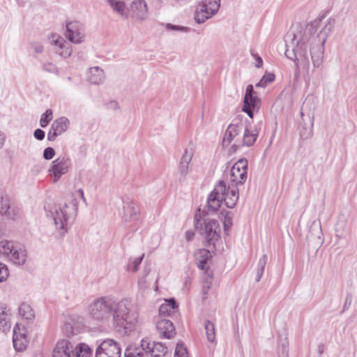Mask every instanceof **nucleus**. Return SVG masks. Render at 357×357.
I'll return each instance as SVG.
<instances>
[{
	"label": "nucleus",
	"instance_id": "obj_1",
	"mask_svg": "<svg viewBox=\"0 0 357 357\" xmlns=\"http://www.w3.org/2000/svg\"><path fill=\"white\" fill-rule=\"evenodd\" d=\"M335 20L329 19L321 26V20L317 19L306 25L297 24L286 34L285 56L295 61L306 80L310 79L314 69L321 66L324 43L332 32Z\"/></svg>",
	"mask_w": 357,
	"mask_h": 357
},
{
	"label": "nucleus",
	"instance_id": "obj_2",
	"mask_svg": "<svg viewBox=\"0 0 357 357\" xmlns=\"http://www.w3.org/2000/svg\"><path fill=\"white\" fill-rule=\"evenodd\" d=\"M89 316L98 321H107L112 316V326L121 335H128L138 321V313L126 298L116 301L109 296L96 299L89 307Z\"/></svg>",
	"mask_w": 357,
	"mask_h": 357
},
{
	"label": "nucleus",
	"instance_id": "obj_3",
	"mask_svg": "<svg viewBox=\"0 0 357 357\" xmlns=\"http://www.w3.org/2000/svg\"><path fill=\"white\" fill-rule=\"evenodd\" d=\"M77 210V200L73 198L68 203L54 206L47 212V216L54 222L60 236H63L68 231L69 222L75 219Z\"/></svg>",
	"mask_w": 357,
	"mask_h": 357
},
{
	"label": "nucleus",
	"instance_id": "obj_4",
	"mask_svg": "<svg viewBox=\"0 0 357 357\" xmlns=\"http://www.w3.org/2000/svg\"><path fill=\"white\" fill-rule=\"evenodd\" d=\"M167 348L160 342L142 339L140 347L130 346L124 354L125 357H160L165 356Z\"/></svg>",
	"mask_w": 357,
	"mask_h": 357
},
{
	"label": "nucleus",
	"instance_id": "obj_5",
	"mask_svg": "<svg viewBox=\"0 0 357 357\" xmlns=\"http://www.w3.org/2000/svg\"><path fill=\"white\" fill-rule=\"evenodd\" d=\"M0 254L17 265H23L26 259V251L18 243L9 241L0 242Z\"/></svg>",
	"mask_w": 357,
	"mask_h": 357
},
{
	"label": "nucleus",
	"instance_id": "obj_6",
	"mask_svg": "<svg viewBox=\"0 0 357 357\" xmlns=\"http://www.w3.org/2000/svg\"><path fill=\"white\" fill-rule=\"evenodd\" d=\"M195 227L202 235L204 236L207 246L214 245L215 242L219 238L220 227L218 221L215 220L206 219L203 223H201L196 215Z\"/></svg>",
	"mask_w": 357,
	"mask_h": 357
},
{
	"label": "nucleus",
	"instance_id": "obj_7",
	"mask_svg": "<svg viewBox=\"0 0 357 357\" xmlns=\"http://www.w3.org/2000/svg\"><path fill=\"white\" fill-rule=\"evenodd\" d=\"M220 6V0H202L196 8L195 20L198 24L205 22L215 15Z\"/></svg>",
	"mask_w": 357,
	"mask_h": 357
},
{
	"label": "nucleus",
	"instance_id": "obj_8",
	"mask_svg": "<svg viewBox=\"0 0 357 357\" xmlns=\"http://www.w3.org/2000/svg\"><path fill=\"white\" fill-rule=\"evenodd\" d=\"M248 160L239 159L231 167L230 171L231 185L237 186L243 185L247 179Z\"/></svg>",
	"mask_w": 357,
	"mask_h": 357
},
{
	"label": "nucleus",
	"instance_id": "obj_9",
	"mask_svg": "<svg viewBox=\"0 0 357 357\" xmlns=\"http://www.w3.org/2000/svg\"><path fill=\"white\" fill-rule=\"evenodd\" d=\"M119 344L112 339L104 340L97 348L96 357H121Z\"/></svg>",
	"mask_w": 357,
	"mask_h": 357
},
{
	"label": "nucleus",
	"instance_id": "obj_10",
	"mask_svg": "<svg viewBox=\"0 0 357 357\" xmlns=\"http://www.w3.org/2000/svg\"><path fill=\"white\" fill-rule=\"evenodd\" d=\"M66 38L75 44L81 43L84 38L83 26L79 22H70L66 24Z\"/></svg>",
	"mask_w": 357,
	"mask_h": 357
},
{
	"label": "nucleus",
	"instance_id": "obj_11",
	"mask_svg": "<svg viewBox=\"0 0 357 357\" xmlns=\"http://www.w3.org/2000/svg\"><path fill=\"white\" fill-rule=\"evenodd\" d=\"M226 190V183L221 181L217 184L208 198L209 210L217 211L222 202V193Z\"/></svg>",
	"mask_w": 357,
	"mask_h": 357
},
{
	"label": "nucleus",
	"instance_id": "obj_12",
	"mask_svg": "<svg viewBox=\"0 0 357 357\" xmlns=\"http://www.w3.org/2000/svg\"><path fill=\"white\" fill-rule=\"evenodd\" d=\"M83 326V319L82 317L71 316L65 321L62 331L66 336L70 337L81 333Z\"/></svg>",
	"mask_w": 357,
	"mask_h": 357
},
{
	"label": "nucleus",
	"instance_id": "obj_13",
	"mask_svg": "<svg viewBox=\"0 0 357 357\" xmlns=\"http://www.w3.org/2000/svg\"><path fill=\"white\" fill-rule=\"evenodd\" d=\"M132 16L137 21L142 22L149 17L148 6L144 0H134L130 6Z\"/></svg>",
	"mask_w": 357,
	"mask_h": 357
},
{
	"label": "nucleus",
	"instance_id": "obj_14",
	"mask_svg": "<svg viewBox=\"0 0 357 357\" xmlns=\"http://www.w3.org/2000/svg\"><path fill=\"white\" fill-rule=\"evenodd\" d=\"M70 167V161L68 158H58L52 163L50 172L52 173L54 177V181H56L62 175L66 174Z\"/></svg>",
	"mask_w": 357,
	"mask_h": 357
},
{
	"label": "nucleus",
	"instance_id": "obj_15",
	"mask_svg": "<svg viewBox=\"0 0 357 357\" xmlns=\"http://www.w3.org/2000/svg\"><path fill=\"white\" fill-rule=\"evenodd\" d=\"M13 342L16 351H22L26 348L29 340L24 327L20 328L19 324H16L13 329Z\"/></svg>",
	"mask_w": 357,
	"mask_h": 357
},
{
	"label": "nucleus",
	"instance_id": "obj_16",
	"mask_svg": "<svg viewBox=\"0 0 357 357\" xmlns=\"http://www.w3.org/2000/svg\"><path fill=\"white\" fill-rule=\"evenodd\" d=\"M52 357H75L73 345L68 340H59L53 349Z\"/></svg>",
	"mask_w": 357,
	"mask_h": 357
},
{
	"label": "nucleus",
	"instance_id": "obj_17",
	"mask_svg": "<svg viewBox=\"0 0 357 357\" xmlns=\"http://www.w3.org/2000/svg\"><path fill=\"white\" fill-rule=\"evenodd\" d=\"M156 328L160 337L171 339L175 335V328L172 322L165 318H158Z\"/></svg>",
	"mask_w": 357,
	"mask_h": 357
},
{
	"label": "nucleus",
	"instance_id": "obj_18",
	"mask_svg": "<svg viewBox=\"0 0 357 357\" xmlns=\"http://www.w3.org/2000/svg\"><path fill=\"white\" fill-rule=\"evenodd\" d=\"M194 155L192 147L190 146L185 149L179 163V173L183 178H185L189 172V167Z\"/></svg>",
	"mask_w": 357,
	"mask_h": 357
},
{
	"label": "nucleus",
	"instance_id": "obj_19",
	"mask_svg": "<svg viewBox=\"0 0 357 357\" xmlns=\"http://www.w3.org/2000/svg\"><path fill=\"white\" fill-rule=\"evenodd\" d=\"M222 202L224 201L227 207L234 208L238 199V189L237 186L229 185L222 193Z\"/></svg>",
	"mask_w": 357,
	"mask_h": 357
},
{
	"label": "nucleus",
	"instance_id": "obj_20",
	"mask_svg": "<svg viewBox=\"0 0 357 357\" xmlns=\"http://www.w3.org/2000/svg\"><path fill=\"white\" fill-rule=\"evenodd\" d=\"M243 129V126L241 122L236 123H231L229 125L223 137V146H229L232 140L238 135Z\"/></svg>",
	"mask_w": 357,
	"mask_h": 357
},
{
	"label": "nucleus",
	"instance_id": "obj_21",
	"mask_svg": "<svg viewBox=\"0 0 357 357\" xmlns=\"http://www.w3.org/2000/svg\"><path fill=\"white\" fill-rule=\"evenodd\" d=\"M259 128L255 126L253 128H245L243 139L236 146H252L255 142L259 135Z\"/></svg>",
	"mask_w": 357,
	"mask_h": 357
},
{
	"label": "nucleus",
	"instance_id": "obj_22",
	"mask_svg": "<svg viewBox=\"0 0 357 357\" xmlns=\"http://www.w3.org/2000/svg\"><path fill=\"white\" fill-rule=\"evenodd\" d=\"M0 213L10 219H13L16 215L8 196L3 192H0Z\"/></svg>",
	"mask_w": 357,
	"mask_h": 357
},
{
	"label": "nucleus",
	"instance_id": "obj_23",
	"mask_svg": "<svg viewBox=\"0 0 357 357\" xmlns=\"http://www.w3.org/2000/svg\"><path fill=\"white\" fill-rule=\"evenodd\" d=\"M124 215L123 218L126 222L132 225L139 218L138 207L133 203H128L123 207Z\"/></svg>",
	"mask_w": 357,
	"mask_h": 357
},
{
	"label": "nucleus",
	"instance_id": "obj_24",
	"mask_svg": "<svg viewBox=\"0 0 357 357\" xmlns=\"http://www.w3.org/2000/svg\"><path fill=\"white\" fill-rule=\"evenodd\" d=\"M105 75L103 70L98 66L90 68L87 71V80L93 84L103 83Z\"/></svg>",
	"mask_w": 357,
	"mask_h": 357
},
{
	"label": "nucleus",
	"instance_id": "obj_25",
	"mask_svg": "<svg viewBox=\"0 0 357 357\" xmlns=\"http://www.w3.org/2000/svg\"><path fill=\"white\" fill-rule=\"evenodd\" d=\"M111 8L120 16L128 18L129 12L125 3L121 0H106Z\"/></svg>",
	"mask_w": 357,
	"mask_h": 357
},
{
	"label": "nucleus",
	"instance_id": "obj_26",
	"mask_svg": "<svg viewBox=\"0 0 357 357\" xmlns=\"http://www.w3.org/2000/svg\"><path fill=\"white\" fill-rule=\"evenodd\" d=\"M176 307V304L174 299H170L169 301L165 300V302L161 304V305L159 307L158 318H164L166 315H169L171 313L174 312V310Z\"/></svg>",
	"mask_w": 357,
	"mask_h": 357
},
{
	"label": "nucleus",
	"instance_id": "obj_27",
	"mask_svg": "<svg viewBox=\"0 0 357 357\" xmlns=\"http://www.w3.org/2000/svg\"><path fill=\"white\" fill-rule=\"evenodd\" d=\"M69 124V120L66 117L62 116L54 120L51 127H52V130H55L61 135L68 130Z\"/></svg>",
	"mask_w": 357,
	"mask_h": 357
},
{
	"label": "nucleus",
	"instance_id": "obj_28",
	"mask_svg": "<svg viewBox=\"0 0 357 357\" xmlns=\"http://www.w3.org/2000/svg\"><path fill=\"white\" fill-rule=\"evenodd\" d=\"M20 315L27 321H33L35 318V312L32 307L26 303H22L19 307Z\"/></svg>",
	"mask_w": 357,
	"mask_h": 357
},
{
	"label": "nucleus",
	"instance_id": "obj_29",
	"mask_svg": "<svg viewBox=\"0 0 357 357\" xmlns=\"http://www.w3.org/2000/svg\"><path fill=\"white\" fill-rule=\"evenodd\" d=\"M211 257V254L208 249L202 248L199 249L196 254V258L198 261V268L204 270L205 268V265L207 263V261L209 258Z\"/></svg>",
	"mask_w": 357,
	"mask_h": 357
},
{
	"label": "nucleus",
	"instance_id": "obj_30",
	"mask_svg": "<svg viewBox=\"0 0 357 357\" xmlns=\"http://www.w3.org/2000/svg\"><path fill=\"white\" fill-rule=\"evenodd\" d=\"M75 350V357H91L92 355V350L84 343L77 344Z\"/></svg>",
	"mask_w": 357,
	"mask_h": 357
},
{
	"label": "nucleus",
	"instance_id": "obj_31",
	"mask_svg": "<svg viewBox=\"0 0 357 357\" xmlns=\"http://www.w3.org/2000/svg\"><path fill=\"white\" fill-rule=\"evenodd\" d=\"M10 327L8 310L4 307H0V330L5 331Z\"/></svg>",
	"mask_w": 357,
	"mask_h": 357
},
{
	"label": "nucleus",
	"instance_id": "obj_32",
	"mask_svg": "<svg viewBox=\"0 0 357 357\" xmlns=\"http://www.w3.org/2000/svg\"><path fill=\"white\" fill-rule=\"evenodd\" d=\"M204 327L207 340L211 342H214L215 340V332L213 324L209 321H206Z\"/></svg>",
	"mask_w": 357,
	"mask_h": 357
},
{
	"label": "nucleus",
	"instance_id": "obj_33",
	"mask_svg": "<svg viewBox=\"0 0 357 357\" xmlns=\"http://www.w3.org/2000/svg\"><path fill=\"white\" fill-rule=\"evenodd\" d=\"M267 256L266 255H264L263 257L259 260L257 265V277L256 282H259L261 276L264 273L265 266L266 264Z\"/></svg>",
	"mask_w": 357,
	"mask_h": 357
},
{
	"label": "nucleus",
	"instance_id": "obj_34",
	"mask_svg": "<svg viewBox=\"0 0 357 357\" xmlns=\"http://www.w3.org/2000/svg\"><path fill=\"white\" fill-rule=\"evenodd\" d=\"M275 79V75L273 73H266L259 82L256 84V87L265 88L268 84L272 82Z\"/></svg>",
	"mask_w": 357,
	"mask_h": 357
},
{
	"label": "nucleus",
	"instance_id": "obj_35",
	"mask_svg": "<svg viewBox=\"0 0 357 357\" xmlns=\"http://www.w3.org/2000/svg\"><path fill=\"white\" fill-rule=\"evenodd\" d=\"M144 256V255L143 254L139 257L135 258V259H130V261L127 266L128 270L132 271V272H137L138 271L139 266L142 263Z\"/></svg>",
	"mask_w": 357,
	"mask_h": 357
},
{
	"label": "nucleus",
	"instance_id": "obj_36",
	"mask_svg": "<svg viewBox=\"0 0 357 357\" xmlns=\"http://www.w3.org/2000/svg\"><path fill=\"white\" fill-rule=\"evenodd\" d=\"M50 39L51 43L56 47V49L62 50V47L68 43L63 37L57 34H52Z\"/></svg>",
	"mask_w": 357,
	"mask_h": 357
},
{
	"label": "nucleus",
	"instance_id": "obj_37",
	"mask_svg": "<svg viewBox=\"0 0 357 357\" xmlns=\"http://www.w3.org/2000/svg\"><path fill=\"white\" fill-rule=\"evenodd\" d=\"M56 52L59 54L61 57L66 59L70 56L73 52L72 47L71 45L67 43H66L63 47L62 50L61 49H56Z\"/></svg>",
	"mask_w": 357,
	"mask_h": 357
},
{
	"label": "nucleus",
	"instance_id": "obj_38",
	"mask_svg": "<svg viewBox=\"0 0 357 357\" xmlns=\"http://www.w3.org/2000/svg\"><path fill=\"white\" fill-rule=\"evenodd\" d=\"M53 118V112L52 109H47L42 115L40 120V125L42 128L46 127Z\"/></svg>",
	"mask_w": 357,
	"mask_h": 357
},
{
	"label": "nucleus",
	"instance_id": "obj_39",
	"mask_svg": "<svg viewBox=\"0 0 357 357\" xmlns=\"http://www.w3.org/2000/svg\"><path fill=\"white\" fill-rule=\"evenodd\" d=\"M243 103L245 105H249V107H252L253 109H258L261 105L260 99L256 96H251L250 98L248 97V100L246 102V100H243Z\"/></svg>",
	"mask_w": 357,
	"mask_h": 357
},
{
	"label": "nucleus",
	"instance_id": "obj_40",
	"mask_svg": "<svg viewBox=\"0 0 357 357\" xmlns=\"http://www.w3.org/2000/svg\"><path fill=\"white\" fill-rule=\"evenodd\" d=\"M213 276L211 274L206 273L203 280L202 292L204 295L208 294V290L211 289L212 284Z\"/></svg>",
	"mask_w": 357,
	"mask_h": 357
},
{
	"label": "nucleus",
	"instance_id": "obj_41",
	"mask_svg": "<svg viewBox=\"0 0 357 357\" xmlns=\"http://www.w3.org/2000/svg\"><path fill=\"white\" fill-rule=\"evenodd\" d=\"M234 214L231 211H227L224 217V229L227 232L233 225Z\"/></svg>",
	"mask_w": 357,
	"mask_h": 357
},
{
	"label": "nucleus",
	"instance_id": "obj_42",
	"mask_svg": "<svg viewBox=\"0 0 357 357\" xmlns=\"http://www.w3.org/2000/svg\"><path fill=\"white\" fill-rule=\"evenodd\" d=\"M174 357H188L186 347L183 343H178L176 344Z\"/></svg>",
	"mask_w": 357,
	"mask_h": 357
},
{
	"label": "nucleus",
	"instance_id": "obj_43",
	"mask_svg": "<svg viewBox=\"0 0 357 357\" xmlns=\"http://www.w3.org/2000/svg\"><path fill=\"white\" fill-rule=\"evenodd\" d=\"M150 270L151 269L149 266H146L144 268L142 277L138 281V284L142 289H145L148 286L146 278L150 273Z\"/></svg>",
	"mask_w": 357,
	"mask_h": 357
},
{
	"label": "nucleus",
	"instance_id": "obj_44",
	"mask_svg": "<svg viewBox=\"0 0 357 357\" xmlns=\"http://www.w3.org/2000/svg\"><path fill=\"white\" fill-rule=\"evenodd\" d=\"M165 28L167 30L178 31V32H188L189 31V28L187 26L174 25L170 23H167L165 24Z\"/></svg>",
	"mask_w": 357,
	"mask_h": 357
},
{
	"label": "nucleus",
	"instance_id": "obj_45",
	"mask_svg": "<svg viewBox=\"0 0 357 357\" xmlns=\"http://www.w3.org/2000/svg\"><path fill=\"white\" fill-rule=\"evenodd\" d=\"M9 275L8 267L0 263V282L6 281Z\"/></svg>",
	"mask_w": 357,
	"mask_h": 357
},
{
	"label": "nucleus",
	"instance_id": "obj_46",
	"mask_svg": "<svg viewBox=\"0 0 357 357\" xmlns=\"http://www.w3.org/2000/svg\"><path fill=\"white\" fill-rule=\"evenodd\" d=\"M29 48L33 50L36 54H41L44 50V47L41 43H32L29 45Z\"/></svg>",
	"mask_w": 357,
	"mask_h": 357
},
{
	"label": "nucleus",
	"instance_id": "obj_47",
	"mask_svg": "<svg viewBox=\"0 0 357 357\" xmlns=\"http://www.w3.org/2000/svg\"><path fill=\"white\" fill-rule=\"evenodd\" d=\"M55 155V151L53 148L47 147L43 151V158L45 160H51L54 158Z\"/></svg>",
	"mask_w": 357,
	"mask_h": 357
},
{
	"label": "nucleus",
	"instance_id": "obj_48",
	"mask_svg": "<svg viewBox=\"0 0 357 357\" xmlns=\"http://www.w3.org/2000/svg\"><path fill=\"white\" fill-rule=\"evenodd\" d=\"M106 107L107 109L117 112L120 110V106L118 102L115 100H111L106 104Z\"/></svg>",
	"mask_w": 357,
	"mask_h": 357
},
{
	"label": "nucleus",
	"instance_id": "obj_49",
	"mask_svg": "<svg viewBox=\"0 0 357 357\" xmlns=\"http://www.w3.org/2000/svg\"><path fill=\"white\" fill-rule=\"evenodd\" d=\"M59 135H60V134L55 130H52V127H51L47 133V139L50 141H54Z\"/></svg>",
	"mask_w": 357,
	"mask_h": 357
},
{
	"label": "nucleus",
	"instance_id": "obj_50",
	"mask_svg": "<svg viewBox=\"0 0 357 357\" xmlns=\"http://www.w3.org/2000/svg\"><path fill=\"white\" fill-rule=\"evenodd\" d=\"M33 136L38 140H43L45 137V132L43 130L38 128L34 131Z\"/></svg>",
	"mask_w": 357,
	"mask_h": 357
},
{
	"label": "nucleus",
	"instance_id": "obj_51",
	"mask_svg": "<svg viewBox=\"0 0 357 357\" xmlns=\"http://www.w3.org/2000/svg\"><path fill=\"white\" fill-rule=\"evenodd\" d=\"M254 93V89L253 86L252 84H249L246 88L245 94L244 96V99L246 100V102L248 100V97L250 98L251 96H253Z\"/></svg>",
	"mask_w": 357,
	"mask_h": 357
},
{
	"label": "nucleus",
	"instance_id": "obj_52",
	"mask_svg": "<svg viewBox=\"0 0 357 357\" xmlns=\"http://www.w3.org/2000/svg\"><path fill=\"white\" fill-rule=\"evenodd\" d=\"M252 56H253V58L257 61V63L255 64V66L257 68H261L262 66V65H263V60H262V59L257 54H255V53H253V52H252Z\"/></svg>",
	"mask_w": 357,
	"mask_h": 357
},
{
	"label": "nucleus",
	"instance_id": "obj_53",
	"mask_svg": "<svg viewBox=\"0 0 357 357\" xmlns=\"http://www.w3.org/2000/svg\"><path fill=\"white\" fill-rule=\"evenodd\" d=\"M252 107L243 103V111L245 112L250 118L253 117Z\"/></svg>",
	"mask_w": 357,
	"mask_h": 357
},
{
	"label": "nucleus",
	"instance_id": "obj_54",
	"mask_svg": "<svg viewBox=\"0 0 357 357\" xmlns=\"http://www.w3.org/2000/svg\"><path fill=\"white\" fill-rule=\"evenodd\" d=\"M43 68L48 72H54L56 70L55 66L50 63L44 64Z\"/></svg>",
	"mask_w": 357,
	"mask_h": 357
},
{
	"label": "nucleus",
	"instance_id": "obj_55",
	"mask_svg": "<svg viewBox=\"0 0 357 357\" xmlns=\"http://www.w3.org/2000/svg\"><path fill=\"white\" fill-rule=\"evenodd\" d=\"M195 236V233L192 231H187L185 232V238L188 241H191Z\"/></svg>",
	"mask_w": 357,
	"mask_h": 357
},
{
	"label": "nucleus",
	"instance_id": "obj_56",
	"mask_svg": "<svg viewBox=\"0 0 357 357\" xmlns=\"http://www.w3.org/2000/svg\"><path fill=\"white\" fill-rule=\"evenodd\" d=\"M77 195L80 197V198L82 199V201L84 203H86V199L84 197V191L82 189H79L77 191Z\"/></svg>",
	"mask_w": 357,
	"mask_h": 357
},
{
	"label": "nucleus",
	"instance_id": "obj_57",
	"mask_svg": "<svg viewBox=\"0 0 357 357\" xmlns=\"http://www.w3.org/2000/svg\"><path fill=\"white\" fill-rule=\"evenodd\" d=\"M4 142V137L3 134L0 132V148L3 146Z\"/></svg>",
	"mask_w": 357,
	"mask_h": 357
},
{
	"label": "nucleus",
	"instance_id": "obj_58",
	"mask_svg": "<svg viewBox=\"0 0 357 357\" xmlns=\"http://www.w3.org/2000/svg\"><path fill=\"white\" fill-rule=\"evenodd\" d=\"M311 132H312V130L310 131V132L308 133L307 136H305V137H308L311 135Z\"/></svg>",
	"mask_w": 357,
	"mask_h": 357
}]
</instances>
